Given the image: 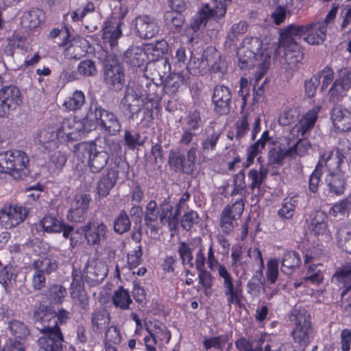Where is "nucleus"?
I'll list each match as a JSON object with an SVG mask.
<instances>
[{
    "instance_id": "18",
    "label": "nucleus",
    "mask_w": 351,
    "mask_h": 351,
    "mask_svg": "<svg viewBox=\"0 0 351 351\" xmlns=\"http://www.w3.org/2000/svg\"><path fill=\"white\" fill-rule=\"evenodd\" d=\"M311 28V25H299L295 24L289 25L282 29L280 34L279 44L281 46H299L302 38H304L306 31Z\"/></svg>"
},
{
    "instance_id": "20",
    "label": "nucleus",
    "mask_w": 351,
    "mask_h": 351,
    "mask_svg": "<svg viewBox=\"0 0 351 351\" xmlns=\"http://www.w3.org/2000/svg\"><path fill=\"white\" fill-rule=\"evenodd\" d=\"M108 274V267L101 261H88L84 268L85 282L90 286L101 283Z\"/></svg>"
},
{
    "instance_id": "10",
    "label": "nucleus",
    "mask_w": 351,
    "mask_h": 351,
    "mask_svg": "<svg viewBox=\"0 0 351 351\" xmlns=\"http://www.w3.org/2000/svg\"><path fill=\"white\" fill-rule=\"evenodd\" d=\"M92 198L89 194L80 193L76 194L70 205L66 217L71 222L82 223L88 215Z\"/></svg>"
},
{
    "instance_id": "35",
    "label": "nucleus",
    "mask_w": 351,
    "mask_h": 351,
    "mask_svg": "<svg viewBox=\"0 0 351 351\" xmlns=\"http://www.w3.org/2000/svg\"><path fill=\"white\" fill-rule=\"evenodd\" d=\"M346 159L345 155L339 149L330 152L326 157L325 161L328 173H346L343 170Z\"/></svg>"
},
{
    "instance_id": "34",
    "label": "nucleus",
    "mask_w": 351,
    "mask_h": 351,
    "mask_svg": "<svg viewBox=\"0 0 351 351\" xmlns=\"http://www.w3.org/2000/svg\"><path fill=\"white\" fill-rule=\"evenodd\" d=\"M96 107V100L91 101L86 116L80 121H75V130L78 132L88 133L97 126V117L94 114V108Z\"/></svg>"
},
{
    "instance_id": "63",
    "label": "nucleus",
    "mask_w": 351,
    "mask_h": 351,
    "mask_svg": "<svg viewBox=\"0 0 351 351\" xmlns=\"http://www.w3.org/2000/svg\"><path fill=\"white\" fill-rule=\"evenodd\" d=\"M197 271H198L199 283L203 287L204 293L208 295V291L212 289L214 277L206 268Z\"/></svg>"
},
{
    "instance_id": "12",
    "label": "nucleus",
    "mask_w": 351,
    "mask_h": 351,
    "mask_svg": "<svg viewBox=\"0 0 351 351\" xmlns=\"http://www.w3.org/2000/svg\"><path fill=\"white\" fill-rule=\"evenodd\" d=\"M121 104L131 119L136 118L141 110L143 113L145 112V104L142 94L130 86L125 88Z\"/></svg>"
},
{
    "instance_id": "14",
    "label": "nucleus",
    "mask_w": 351,
    "mask_h": 351,
    "mask_svg": "<svg viewBox=\"0 0 351 351\" xmlns=\"http://www.w3.org/2000/svg\"><path fill=\"white\" fill-rule=\"evenodd\" d=\"M219 58V54L215 48H207L202 53L201 61L199 60L196 61L195 58L193 59L191 56L184 69L193 75L201 74L200 66H208L213 71H217L219 68L217 66L216 58Z\"/></svg>"
},
{
    "instance_id": "51",
    "label": "nucleus",
    "mask_w": 351,
    "mask_h": 351,
    "mask_svg": "<svg viewBox=\"0 0 351 351\" xmlns=\"http://www.w3.org/2000/svg\"><path fill=\"white\" fill-rule=\"evenodd\" d=\"M131 227V221L125 210H122L115 217L113 222L114 231L119 234L128 232Z\"/></svg>"
},
{
    "instance_id": "53",
    "label": "nucleus",
    "mask_w": 351,
    "mask_h": 351,
    "mask_svg": "<svg viewBox=\"0 0 351 351\" xmlns=\"http://www.w3.org/2000/svg\"><path fill=\"white\" fill-rule=\"evenodd\" d=\"M184 160V155L180 152L171 150L169 154L168 164L170 167L171 170L177 173H181V172H187L189 168V165H186L184 168L181 165V163Z\"/></svg>"
},
{
    "instance_id": "27",
    "label": "nucleus",
    "mask_w": 351,
    "mask_h": 351,
    "mask_svg": "<svg viewBox=\"0 0 351 351\" xmlns=\"http://www.w3.org/2000/svg\"><path fill=\"white\" fill-rule=\"evenodd\" d=\"M330 118L337 131L344 132L351 130V112L341 106L332 108Z\"/></svg>"
},
{
    "instance_id": "22",
    "label": "nucleus",
    "mask_w": 351,
    "mask_h": 351,
    "mask_svg": "<svg viewBox=\"0 0 351 351\" xmlns=\"http://www.w3.org/2000/svg\"><path fill=\"white\" fill-rule=\"evenodd\" d=\"M41 334L37 340L38 351H63L64 337L62 330Z\"/></svg>"
},
{
    "instance_id": "38",
    "label": "nucleus",
    "mask_w": 351,
    "mask_h": 351,
    "mask_svg": "<svg viewBox=\"0 0 351 351\" xmlns=\"http://www.w3.org/2000/svg\"><path fill=\"white\" fill-rule=\"evenodd\" d=\"M231 3L229 0H212L209 3L202 5L210 19L219 20L224 17L226 14L228 3Z\"/></svg>"
},
{
    "instance_id": "2",
    "label": "nucleus",
    "mask_w": 351,
    "mask_h": 351,
    "mask_svg": "<svg viewBox=\"0 0 351 351\" xmlns=\"http://www.w3.org/2000/svg\"><path fill=\"white\" fill-rule=\"evenodd\" d=\"M29 160L21 150H10L0 154V172L8 173L15 180H23L29 174Z\"/></svg>"
},
{
    "instance_id": "49",
    "label": "nucleus",
    "mask_w": 351,
    "mask_h": 351,
    "mask_svg": "<svg viewBox=\"0 0 351 351\" xmlns=\"http://www.w3.org/2000/svg\"><path fill=\"white\" fill-rule=\"evenodd\" d=\"M32 268L42 274L49 275L58 269V265L56 261L45 257L35 261L32 264Z\"/></svg>"
},
{
    "instance_id": "16",
    "label": "nucleus",
    "mask_w": 351,
    "mask_h": 351,
    "mask_svg": "<svg viewBox=\"0 0 351 351\" xmlns=\"http://www.w3.org/2000/svg\"><path fill=\"white\" fill-rule=\"evenodd\" d=\"M324 193L328 197H339L346 189L347 176L346 173H328L325 177Z\"/></svg>"
},
{
    "instance_id": "25",
    "label": "nucleus",
    "mask_w": 351,
    "mask_h": 351,
    "mask_svg": "<svg viewBox=\"0 0 351 351\" xmlns=\"http://www.w3.org/2000/svg\"><path fill=\"white\" fill-rule=\"evenodd\" d=\"M332 282L341 290L342 298L351 291V261L345 263L336 269L332 277Z\"/></svg>"
},
{
    "instance_id": "54",
    "label": "nucleus",
    "mask_w": 351,
    "mask_h": 351,
    "mask_svg": "<svg viewBox=\"0 0 351 351\" xmlns=\"http://www.w3.org/2000/svg\"><path fill=\"white\" fill-rule=\"evenodd\" d=\"M210 19L202 7L192 16L189 27L194 32H197L205 27Z\"/></svg>"
},
{
    "instance_id": "7",
    "label": "nucleus",
    "mask_w": 351,
    "mask_h": 351,
    "mask_svg": "<svg viewBox=\"0 0 351 351\" xmlns=\"http://www.w3.org/2000/svg\"><path fill=\"white\" fill-rule=\"evenodd\" d=\"M94 114L97 117V126L108 136H116L121 130V123L114 112L102 108L96 101Z\"/></svg>"
},
{
    "instance_id": "39",
    "label": "nucleus",
    "mask_w": 351,
    "mask_h": 351,
    "mask_svg": "<svg viewBox=\"0 0 351 351\" xmlns=\"http://www.w3.org/2000/svg\"><path fill=\"white\" fill-rule=\"evenodd\" d=\"M248 29V23L245 21H240L234 23L228 30L224 45L226 48H231L235 45L239 38L246 33Z\"/></svg>"
},
{
    "instance_id": "58",
    "label": "nucleus",
    "mask_w": 351,
    "mask_h": 351,
    "mask_svg": "<svg viewBox=\"0 0 351 351\" xmlns=\"http://www.w3.org/2000/svg\"><path fill=\"white\" fill-rule=\"evenodd\" d=\"M85 96L82 91L76 90L73 93L72 97H69L64 103L66 109L71 111L77 110L84 104Z\"/></svg>"
},
{
    "instance_id": "36",
    "label": "nucleus",
    "mask_w": 351,
    "mask_h": 351,
    "mask_svg": "<svg viewBox=\"0 0 351 351\" xmlns=\"http://www.w3.org/2000/svg\"><path fill=\"white\" fill-rule=\"evenodd\" d=\"M75 121L72 119H64L56 132V138L60 142L73 141L76 138L77 130H75Z\"/></svg>"
},
{
    "instance_id": "13",
    "label": "nucleus",
    "mask_w": 351,
    "mask_h": 351,
    "mask_svg": "<svg viewBox=\"0 0 351 351\" xmlns=\"http://www.w3.org/2000/svg\"><path fill=\"white\" fill-rule=\"evenodd\" d=\"M28 212L27 208L22 205L5 206L0 210V223L5 229H11L21 223Z\"/></svg>"
},
{
    "instance_id": "17",
    "label": "nucleus",
    "mask_w": 351,
    "mask_h": 351,
    "mask_svg": "<svg viewBox=\"0 0 351 351\" xmlns=\"http://www.w3.org/2000/svg\"><path fill=\"white\" fill-rule=\"evenodd\" d=\"M232 92L230 89L223 85H217L213 90L212 102L214 111L219 115L228 114L230 111Z\"/></svg>"
},
{
    "instance_id": "8",
    "label": "nucleus",
    "mask_w": 351,
    "mask_h": 351,
    "mask_svg": "<svg viewBox=\"0 0 351 351\" xmlns=\"http://www.w3.org/2000/svg\"><path fill=\"white\" fill-rule=\"evenodd\" d=\"M23 103L19 88L13 85L5 86L0 89V117H8Z\"/></svg>"
},
{
    "instance_id": "33",
    "label": "nucleus",
    "mask_w": 351,
    "mask_h": 351,
    "mask_svg": "<svg viewBox=\"0 0 351 351\" xmlns=\"http://www.w3.org/2000/svg\"><path fill=\"white\" fill-rule=\"evenodd\" d=\"M123 60L134 67H141L146 62L145 48L131 45L123 53Z\"/></svg>"
},
{
    "instance_id": "61",
    "label": "nucleus",
    "mask_w": 351,
    "mask_h": 351,
    "mask_svg": "<svg viewBox=\"0 0 351 351\" xmlns=\"http://www.w3.org/2000/svg\"><path fill=\"white\" fill-rule=\"evenodd\" d=\"M199 132H196L193 130H190L186 128L182 127V132L180 133L178 143L182 146L190 145L193 147L195 144L196 145V152L197 151L198 145L195 141V138L198 136Z\"/></svg>"
},
{
    "instance_id": "57",
    "label": "nucleus",
    "mask_w": 351,
    "mask_h": 351,
    "mask_svg": "<svg viewBox=\"0 0 351 351\" xmlns=\"http://www.w3.org/2000/svg\"><path fill=\"white\" fill-rule=\"evenodd\" d=\"M202 123L200 113L197 110L190 111L185 118L182 128H186L190 130L199 132V128Z\"/></svg>"
},
{
    "instance_id": "59",
    "label": "nucleus",
    "mask_w": 351,
    "mask_h": 351,
    "mask_svg": "<svg viewBox=\"0 0 351 351\" xmlns=\"http://www.w3.org/2000/svg\"><path fill=\"white\" fill-rule=\"evenodd\" d=\"M66 294V290L61 285H53L50 286L47 292V296L49 300L56 304L62 303Z\"/></svg>"
},
{
    "instance_id": "52",
    "label": "nucleus",
    "mask_w": 351,
    "mask_h": 351,
    "mask_svg": "<svg viewBox=\"0 0 351 351\" xmlns=\"http://www.w3.org/2000/svg\"><path fill=\"white\" fill-rule=\"evenodd\" d=\"M221 134V132L219 131H213L211 133L207 134L201 143V152L202 154L208 155L215 149Z\"/></svg>"
},
{
    "instance_id": "15",
    "label": "nucleus",
    "mask_w": 351,
    "mask_h": 351,
    "mask_svg": "<svg viewBox=\"0 0 351 351\" xmlns=\"http://www.w3.org/2000/svg\"><path fill=\"white\" fill-rule=\"evenodd\" d=\"M218 273L219 277L223 278L224 295L228 304H239V294L242 292L240 282L237 281L236 285L234 284L233 278L224 265H219Z\"/></svg>"
},
{
    "instance_id": "19",
    "label": "nucleus",
    "mask_w": 351,
    "mask_h": 351,
    "mask_svg": "<svg viewBox=\"0 0 351 351\" xmlns=\"http://www.w3.org/2000/svg\"><path fill=\"white\" fill-rule=\"evenodd\" d=\"M134 24L136 34L141 38L150 39L159 32L158 21L154 16L138 15L134 19Z\"/></svg>"
},
{
    "instance_id": "40",
    "label": "nucleus",
    "mask_w": 351,
    "mask_h": 351,
    "mask_svg": "<svg viewBox=\"0 0 351 351\" xmlns=\"http://www.w3.org/2000/svg\"><path fill=\"white\" fill-rule=\"evenodd\" d=\"M17 274L16 267L11 264L6 265L0 270V284L6 293H10L16 284Z\"/></svg>"
},
{
    "instance_id": "45",
    "label": "nucleus",
    "mask_w": 351,
    "mask_h": 351,
    "mask_svg": "<svg viewBox=\"0 0 351 351\" xmlns=\"http://www.w3.org/2000/svg\"><path fill=\"white\" fill-rule=\"evenodd\" d=\"M110 322V315L106 308L100 307L93 312L91 324L95 332H101L102 328Z\"/></svg>"
},
{
    "instance_id": "41",
    "label": "nucleus",
    "mask_w": 351,
    "mask_h": 351,
    "mask_svg": "<svg viewBox=\"0 0 351 351\" xmlns=\"http://www.w3.org/2000/svg\"><path fill=\"white\" fill-rule=\"evenodd\" d=\"M335 237L338 247L351 254V227L339 224L336 227Z\"/></svg>"
},
{
    "instance_id": "5",
    "label": "nucleus",
    "mask_w": 351,
    "mask_h": 351,
    "mask_svg": "<svg viewBox=\"0 0 351 351\" xmlns=\"http://www.w3.org/2000/svg\"><path fill=\"white\" fill-rule=\"evenodd\" d=\"M104 80L110 90L117 91L123 86L124 69L113 56H106L104 63Z\"/></svg>"
},
{
    "instance_id": "42",
    "label": "nucleus",
    "mask_w": 351,
    "mask_h": 351,
    "mask_svg": "<svg viewBox=\"0 0 351 351\" xmlns=\"http://www.w3.org/2000/svg\"><path fill=\"white\" fill-rule=\"evenodd\" d=\"M263 336L258 339L253 337H241L234 342L235 347L239 351H263V345L265 343Z\"/></svg>"
},
{
    "instance_id": "44",
    "label": "nucleus",
    "mask_w": 351,
    "mask_h": 351,
    "mask_svg": "<svg viewBox=\"0 0 351 351\" xmlns=\"http://www.w3.org/2000/svg\"><path fill=\"white\" fill-rule=\"evenodd\" d=\"M301 265V258L298 252L295 251L286 252L282 256L281 271L289 275L293 271Z\"/></svg>"
},
{
    "instance_id": "43",
    "label": "nucleus",
    "mask_w": 351,
    "mask_h": 351,
    "mask_svg": "<svg viewBox=\"0 0 351 351\" xmlns=\"http://www.w3.org/2000/svg\"><path fill=\"white\" fill-rule=\"evenodd\" d=\"M287 156H291L289 149H285L279 145H274L267 153V166L279 167L284 164Z\"/></svg>"
},
{
    "instance_id": "37",
    "label": "nucleus",
    "mask_w": 351,
    "mask_h": 351,
    "mask_svg": "<svg viewBox=\"0 0 351 351\" xmlns=\"http://www.w3.org/2000/svg\"><path fill=\"white\" fill-rule=\"evenodd\" d=\"M162 81V88L165 94L174 95L178 92V89L184 82L182 73L175 71L171 73L165 80Z\"/></svg>"
},
{
    "instance_id": "30",
    "label": "nucleus",
    "mask_w": 351,
    "mask_h": 351,
    "mask_svg": "<svg viewBox=\"0 0 351 351\" xmlns=\"http://www.w3.org/2000/svg\"><path fill=\"white\" fill-rule=\"evenodd\" d=\"M143 216L144 225L151 233L157 234L160 230V213L158 204L155 200H151L147 204Z\"/></svg>"
},
{
    "instance_id": "3",
    "label": "nucleus",
    "mask_w": 351,
    "mask_h": 351,
    "mask_svg": "<svg viewBox=\"0 0 351 351\" xmlns=\"http://www.w3.org/2000/svg\"><path fill=\"white\" fill-rule=\"evenodd\" d=\"M245 45L237 51L238 65L245 69L254 65V60L261 62L264 66L270 63V56L262 47V42L257 37L246 38Z\"/></svg>"
},
{
    "instance_id": "24",
    "label": "nucleus",
    "mask_w": 351,
    "mask_h": 351,
    "mask_svg": "<svg viewBox=\"0 0 351 351\" xmlns=\"http://www.w3.org/2000/svg\"><path fill=\"white\" fill-rule=\"evenodd\" d=\"M306 221L308 230L312 234L315 236L328 235L330 232L328 226V215L324 210H316L311 212Z\"/></svg>"
},
{
    "instance_id": "1",
    "label": "nucleus",
    "mask_w": 351,
    "mask_h": 351,
    "mask_svg": "<svg viewBox=\"0 0 351 351\" xmlns=\"http://www.w3.org/2000/svg\"><path fill=\"white\" fill-rule=\"evenodd\" d=\"M121 152V146L114 141L108 142L104 147L97 145L95 142H82L75 147V155L85 160L93 173H99L104 169L111 156L118 155Z\"/></svg>"
},
{
    "instance_id": "64",
    "label": "nucleus",
    "mask_w": 351,
    "mask_h": 351,
    "mask_svg": "<svg viewBox=\"0 0 351 351\" xmlns=\"http://www.w3.org/2000/svg\"><path fill=\"white\" fill-rule=\"evenodd\" d=\"M311 147L310 142L304 137L298 140L292 147L289 148L291 156L296 154L299 156L306 155Z\"/></svg>"
},
{
    "instance_id": "47",
    "label": "nucleus",
    "mask_w": 351,
    "mask_h": 351,
    "mask_svg": "<svg viewBox=\"0 0 351 351\" xmlns=\"http://www.w3.org/2000/svg\"><path fill=\"white\" fill-rule=\"evenodd\" d=\"M8 329L11 335L24 339L30 334L28 326L22 321L12 319L8 322Z\"/></svg>"
},
{
    "instance_id": "55",
    "label": "nucleus",
    "mask_w": 351,
    "mask_h": 351,
    "mask_svg": "<svg viewBox=\"0 0 351 351\" xmlns=\"http://www.w3.org/2000/svg\"><path fill=\"white\" fill-rule=\"evenodd\" d=\"M265 145L263 144L262 141H256L250 145L246 149L247 159L246 162L243 163L244 168H248L254 162V158L265 149Z\"/></svg>"
},
{
    "instance_id": "62",
    "label": "nucleus",
    "mask_w": 351,
    "mask_h": 351,
    "mask_svg": "<svg viewBox=\"0 0 351 351\" xmlns=\"http://www.w3.org/2000/svg\"><path fill=\"white\" fill-rule=\"evenodd\" d=\"M123 140L125 145L130 149H134L137 146H141L144 143L139 133L129 130H125Z\"/></svg>"
},
{
    "instance_id": "46",
    "label": "nucleus",
    "mask_w": 351,
    "mask_h": 351,
    "mask_svg": "<svg viewBox=\"0 0 351 351\" xmlns=\"http://www.w3.org/2000/svg\"><path fill=\"white\" fill-rule=\"evenodd\" d=\"M112 300L114 305L122 310L130 309V304H132L129 291L123 287L114 291Z\"/></svg>"
},
{
    "instance_id": "32",
    "label": "nucleus",
    "mask_w": 351,
    "mask_h": 351,
    "mask_svg": "<svg viewBox=\"0 0 351 351\" xmlns=\"http://www.w3.org/2000/svg\"><path fill=\"white\" fill-rule=\"evenodd\" d=\"M306 25H311L305 36L304 40L310 45H319L326 38V31L325 23H320V22H313L306 24Z\"/></svg>"
},
{
    "instance_id": "23",
    "label": "nucleus",
    "mask_w": 351,
    "mask_h": 351,
    "mask_svg": "<svg viewBox=\"0 0 351 351\" xmlns=\"http://www.w3.org/2000/svg\"><path fill=\"white\" fill-rule=\"evenodd\" d=\"M118 177V167H108L106 173L101 175L97 184L96 190L99 198L103 199L109 195L117 182Z\"/></svg>"
},
{
    "instance_id": "56",
    "label": "nucleus",
    "mask_w": 351,
    "mask_h": 351,
    "mask_svg": "<svg viewBox=\"0 0 351 351\" xmlns=\"http://www.w3.org/2000/svg\"><path fill=\"white\" fill-rule=\"evenodd\" d=\"M62 223V221L51 215L45 216L40 222L43 230L48 233L60 232Z\"/></svg>"
},
{
    "instance_id": "48",
    "label": "nucleus",
    "mask_w": 351,
    "mask_h": 351,
    "mask_svg": "<svg viewBox=\"0 0 351 351\" xmlns=\"http://www.w3.org/2000/svg\"><path fill=\"white\" fill-rule=\"evenodd\" d=\"M43 12L38 8H32L23 14L22 24L29 29H34L39 25L43 18Z\"/></svg>"
},
{
    "instance_id": "26",
    "label": "nucleus",
    "mask_w": 351,
    "mask_h": 351,
    "mask_svg": "<svg viewBox=\"0 0 351 351\" xmlns=\"http://www.w3.org/2000/svg\"><path fill=\"white\" fill-rule=\"evenodd\" d=\"M123 23L121 21L110 20L104 23L102 28V38L104 41L110 45L112 49L118 45V40L122 36L121 27Z\"/></svg>"
},
{
    "instance_id": "9",
    "label": "nucleus",
    "mask_w": 351,
    "mask_h": 351,
    "mask_svg": "<svg viewBox=\"0 0 351 351\" xmlns=\"http://www.w3.org/2000/svg\"><path fill=\"white\" fill-rule=\"evenodd\" d=\"M55 310L51 306L40 304L33 315L34 323L40 333L61 330L55 321Z\"/></svg>"
},
{
    "instance_id": "29",
    "label": "nucleus",
    "mask_w": 351,
    "mask_h": 351,
    "mask_svg": "<svg viewBox=\"0 0 351 351\" xmlns=\"http://www.w3.org/2000/svg\"><path fill=\"white\" fill-rule=\"evenodd\" d=\"M284 50V54L280 58V63L286 70H293L298 63L303 59V53L300 49V46H281Z\"/></svg>"
},
{
    "instance_id": "11",
    "label": "nucleus",
    "mask_w": 351,
    "mask_h": 351,
    "mask_svg": "<svg viewBox=\"0 0 351 351\" xmlns=\"http://www.w3.org/2000/svg\"><path fill=\"white\" fill-rule=\"evenodd\" d=\"M291 319L295 322V327L292 331L294 341L301 346L306 347L309 343V336L313 331L311 322L306 316V312L294 310Z\"/></svg>"
},
{
    "instance_id": "31",
    "label": "nucleus",
    "mask_w": 351,
    "mask_h": 351,
    "mask_svg": "<svg viewBox=\"0 0 351 351\" xmlns=\"http://www.w3.org/2000/svg\"><path fill=\"white\" fill-rule=\"evenodd\" d=\"M269 173L268 167L261 165L258 170L255 169H250L247 173L248 179L251 181L249 188L252 191V194L258 201L260 193L259 189L263 182L267 179Z\"/></svg>"
},
{
    "instance_id": "60",
    "label": "nucleus",
    "mask_w": 351,
    "mask_h": 351,
    "mask_svg": "<svg viewBox=\"0 0 351 351\" xmlns=\"http://www.w3.org/2000/svg\"><path fill=\"white\" fill-rule=\"evenodd\" d=\"M77 72L80 75L86 77L96 76L97 69L95 62L90 59L81 61L77 66Z\"/></svg>"
},
{
    "instance_id": "50",
    "label": "nucleus",
    "mask_w": 351,
    "mask_h": 351,
    "mask_svg": "<svg viewBox=\"0 0 351 351\" xmlns=\"http://www.w3.org/2000/svg\"><path fill=\"white\" fill-rule=\"evenodd\" d=\"M193 250L194 248L186 242L179 243L178 252L183 266L188 265L190 268L194 267Z\"/></svg>"
},
{
    "instance_id": "28",
    "label": "nucleus",
    "mask_w": 351,
    "mask_h": 351,
    "mask_svg": "<svg viewBox=\"0 0 351 351\" xmlns=\"http://www.w3.org/2000/svg\"><path fill=\"white\" fill-rule=\"evenodd\" d=\"M169 45L167 43L161 40L154 43H149L145 45V51L146 53L147 59L149 58L150 61H158L164 65L165 68L167 66L168 70H170L171 66L167 58L161 59L163 55L168 51Z\"/></svg>"
},
{
    "instance_id": "4",
    "label": "nucleus",
    "mask_w": 351,
    "mask_h": 351,
    "mask_svg": "<svg viewBox=\"0 0 351 351\" xmlns=\"http://www.w3.org/2000/svg\"><path fill=\"white\" fill-rule=\"evenodd\" d=\"M145 86L142 87V96L145 104L144 118L142 121L150 123L154 119V110L161 109L160 102L164 95L162 86L147 80Z\"/></svg>"
},
{
    "instance_id": "6",
    "label": "nucleus",
    "mask_w": 351,
    "mask_h": 351,
    "mask_svg": "<svg viewBox=\"0 0 351 351\" xmlns=\"http://www.w3.org/2000/svg\"><path fill=\"white\" fill-rule=\"evenodd\" d=\"M86 244L90 247H99L108 239V229L102 221L90 219L80 227Z\"/></svg>"
},
{
    "instance_id": "21",
    "label": "nucleus",
    "mask_w": 351,
    "mask_h": 351,
    "mask_svg": "<svg viewBox=\"0 0 351 351\" xmlns=\"http://www.w3.org/2000/svg\"><path fill=\"white\" fill-rule=\"evenodd\" d=\"M160 217L159 221L162 225L167 224L169 230L176 231L179 226L178 217L180 214L179 208H173V205L167 199H165L158 205Z\"/></svg>"
}]
</instances>
